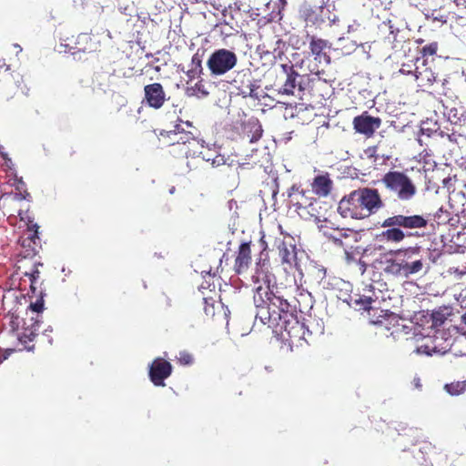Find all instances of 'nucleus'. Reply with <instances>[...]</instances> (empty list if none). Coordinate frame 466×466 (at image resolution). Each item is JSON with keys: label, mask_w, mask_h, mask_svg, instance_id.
<instances>
[{"label": "nucleus", "mask_w": 466, "mask_h": 466, "mask_svg": "<svg viewBox=\"0 0 466 466\" xmlns=\"http://www.w3.org/2000/svg\"><path fill=\"white\" fill-rule=\"evenodd\" d=\"M173 370L171 363L163 358H156L149 365L148 376L151 382L157 387H164L165 380Z\"/></svg>", "instance_id": "9d476101"}, {"label": "nucleus", "mask_w": 466, "mask_h": 466, "mask_svg": "<svg viewBox=\"0 0 466 466\" xmlns=\"http://www.w3.org/2000/svg\"><path fill=\"white\" fill-rule=\"evenodd\" d=\"M221 165H225V159L222 156L218 155L211 160L212 167H219Z\"/></svg>", "instance_id": "a19ab883"}, {"label": "nucleus", "mask_w": 466, "mask_h": 466, "mask_svg": "<svg viewBox=\"0 0 466 466\" xmlns=\"http://www.w3.org/2000/svg\"><path fill=\"white\" fill-rule=\"evenodd\" d=\"M420 253V248H409L404 250H397L396 256L401 263L402 275L405 278L410 275L420 272L423 269V260L421 258H415Z\"/></svg>", "instance_id": "6e6552de"}, {"label": "nucleus", "mask_w": 466, "mask_h": 466, "mask_svg": "<svg viewBox=\"0 0 466 466\" xmlns=\"http://www.w3.org/2000/svg\"><path fill=\"white\" fill-rule=\"evenodd\" d=\"M19 216L20 219L22 221H25L26 225L25 234L36 237V235H38L39 226L37 225V223L35 222L34 218H31V216L27 212H25V214L19 213Z\"/></svg>", "instance_id": "c85d7f7f"}, {"label": "nucleus", "mask_w": 466, "mask_h": 466, "mask_svg": "<svg viewBox=\"0 0 466 466\" xmlns=\"http://www.w3.org/2000/svg\"><path fill=\"white\" fill-rule=\"evenodd\" d=\"M314 274L319 280H322L326 277V268L322 266L314 267Z\"/></svg>", "instance_id": "4c0bfd02"}, {"label": "nucleus", "mask_w": 466, "mask_h": 466, "mask_svg": "<svg viewBox=\"0 0 466 466\" xmlns=\"http://www.w3.org/2000/svg\"><path fill=\"white\" fill-rule=\"evenodd\" d=\"M329 47L327 40L311 36L309 41V49L316 61L319 63L324 61L326 64L330 63L329 56L325 52Z\"/></svg>", "instance_id": "f3484780"}, {"label": "nucleus", "mask_w": 466, "mask_h": 466, "mask_svg": "<svg viewBox=\"0 0 466 466\" xmlns=\"http://www.w3.org/2000/svg\"><path fill=\"white\" fill-rule=\"evenodd\" d=\"M462 321L466 325V312L462 315Z\"/></svg>", "instance_id": "a18cd8bd"}, {"label": "nucleus", "mask_w": 466, "mask_h": 466, "mask_svg": "<svg viewBox=\"0 0 466 466\" xmlns=\"http://www.w3.org/2000/svg\"><path fill=\"white\" fill-rule=\"evenodd\" d=\"M201 72H202L201 60L197 55H195L192 56L191 68L187 70V76L190 80H192V79H195L196 77H198L199 75L201 74Z\"/></svg>", "instance_id": "c756f323"}, {"label": "nucleus", "mask_w": 466, "mask_h": 466, "mask_svg": "<svg viewBox=\"0 0 466 466\" xmlns=\"http://www.w3.org/2000/svg\"><path fill=\"white\" fill-rule=\"evenodd\" d=\"M383 264V270L386 274L395 277H403L400 266L401 263H400L398 257L396 258H386Z\"/></svg>", "instance_id": "a878e982"}, {"label": "nucleus", "mask_w": 466, "mask_h": 466, "mask_svg": "<svg viewBox=\"0 0 466 466\" xmlns=\"http://www.w3.org/2000/svg\"><path fill=\"white\" fill-rule=\"evenodd\" d=\"M252 261L250 242L239 245L234 262V270L240 275L248 270Z\"/></svg>", "instance_id": "4468645a"}, {"label": "nucleus", "mask_w": 466, "mask_h": 466, "mask_svg": "<svg viewBox=\"0 0 466 466\" xmlns=\"http://www.w3.org/2000/svg\"><path fill=\"white\" fill-rule=\"evenodd\" d=\"M237 55L228 49L221 48L214 51L207 61V66L214 76H221L231 70L237 65Z\"/></svg>", "instance_id": "0eeeda50"}, {"label": "nucleus", "mask_w": 466, "mask_h": 466, "mask_svg": "<svg viewBox=\"0 0 466 466\" xmlns=\"http://www.w3.org/2000/svg\"><path fill=\"white\" fill-rule=\"evenodd\" d=\"M279 256L283 264H288L291 266L296 262L297 259V252L296 246L291 243H286L285 241H281L278 245Z\"/></svg>", "instance_id": "412c9836"}, {"label": "nucleus", "mask_w": 466, "mask_h": 466, "mask_svg": "<svg viewBox=\"0 0 466 466\" xmlns=\"http://www.w3.org/2000/svg\"><path fill=\"white\" fill-rule=\"evenodd\" d=\"M295 312V307L290 304L289 309L280 313L279 320L277 319L276 321L268 324V327L279 329L282 339L290 347L301 345V341L306 340L305 326L298 319Z\"/></svg>", "instance_id": "39448f33"}, {"label": "nucleus", "mask_w": 466, "mask_h": 466, "mask_svg": "<svg viewBox=\"0 0 466 466\" xmlns=\"http://www.w3.org/2000/svg\"><path fill=\"white\" fill-rule=\"evenodd\" d=\"M321 12V7H312L310 5H306L301 10V16L307 25H319L324 22L320 15Z\"/></svg>", "instance_id": "4be33fe9"}, {"label": "nucleus", "mask_w": 466, "mask_h": 466, "mask_svg": "<svg viewBox=\"0 0 466 466\" xmlns=\"http://www.w3.org/2000/svg\"><path fill=\"white\" fill-rule=\"evenodd\" d=\"M421 444L422 446L420 448V450L423 453H429L435 449V447L431 442L426 441H421Z\"/></svg>", "instance_id": "58836bf2"}, {"label": "nucleus", "mask_w": 466, "mask_h": 466, "mask_svg": "<svg viewBox=\"0 0 466 466\" xmlns=\"http://www.w3.org/2000/svg\"><path fill=\"white\" fill-rule=\"evenodd\" d=\"M411 67L409 64H402L400 72L403 75H411L414 77V70Z\"/></svg>", "instance_id": "ea45409f"}, {"label": "nucleus", "mask_w": 466, "mask_h": 466, "mask_svg": "<svg viewBox=\"0 0 466 466\" xmlns=\"http://www.w3.org/2000/svg\"><path fill=\"white\" fill-rule=\"evenodd\" d=\"M282 67L287 72V79L279 89V93L283 95H293L294 89L297 86V78L299 76V73L294 70L293 66H288L287 65H283Z\"/></svg>", "instance_id": "5701e85b"}, {"label": "nucleus", "mask_w": 466, "mask_h": 466, "mask_svg": "<svg viewBox=\"0 0 466 466\" xmlns=\"http://www.w3.org/2000/svg\"><path fill=\"white\" fill-rule=\"evenodd\" d=\"M177 360L182 365H190L193 363V357L190 353H188L187 351H181V352H179Z\"/></svg>", "instance_id": "c9c22d12"}, {"label": "nucleus", "mask_w": 466, "mask_h": 466, "mask_svg": "<svg viewBox=\"0 0 466 466\" xmlns=\"http://www.w3.org/2000/svg\"><path fill=\"white\" fill-rule=\"evenodd\" d=\"M457 6H463L466 8V0H453Z\"/></svg>", "instance_id": "37998d69"}, {"label": "nucleus", "mask_w": 466, "mask_h": 466, "mask_svg": "<svg viewBox=\"0 0 466 466\" xmlns=\"http://www.w3.org/2000/svg\"><path fill=\"white\" fill-rule=\"evenodd\" d=\"M260 242L263 249L256 262V270L252 279L255 283H258L262 279L263 283L255 288L253 300L258 309L256 319H259L264 325H268L271 321H276L277 319L279 320L280 313H283L284 309H289L290 303L282 296L274 293L270 289L269 280L265 279L268 278V268H265V266L268 264V254L265 253L267 243L263 238Z\"/></svg>", "instance_id": "f257e3e1"}, {"label": "nucleus", "mask_w": 466, "mask_h": 466, "mask_svg": "<svg viewBox=\"0 0 466 466\" xmlns=\"http://www.w3.org/2000/svg\"><path fill=\"white\" fill-rule=\"evenodd\" d=\"M381 183L400 200H410L417 193L412 180L401 171H389L381 178Z\"/></svg>", "instance_id": "423d86ee"}, {"label": "nucleus", "mask_w": 466, "mask_h": 466, "mask_svg": "<svg viewBox=\"0 0 466 466\" xmlns=\"http://www.w3.org/2000/svg\"><path fill=\"white\" fill-rule=\"evenodd\" d=\"M8 330L0 333V343L7 351L31 350L34 340L38 335L39 319L27 311L23 316L9 315Z\"/></svg>", "instance_id": "f03ea898"}, {"label": "nucleus", "mask_w": 466, "mask_h": 466, "mask_svg": "<svg viewBox=\"0 0 466 466\" xmlns=\"http://www.w3.org/2000/svg\"><path fill=\"white\" fill-rule=\"evenodd\" d=\"M185 125L188 128V131H187L184 134L178 135L179 136L178 137L172 138L174 144L175 143L187 144V143H191V141L197 140V137L198 134V128L195 126H193V124L189 121H186Z\"/></svg>", "instance_id": "b1692460"}, {"label": "nucleus", "mask_w": 466, "mask_h": 466, "mask_svg": "<svg viewBox=\"0 0 466 466\" xmlns=\"http://www.w3.org/2000/svg\"><path fill=\"white\" fill-rule=\"evenodd\" d=\"M382 207L383 202L377 189L361 187L340 199L338 212L344 218L363 219Z\"/></svg>", "instance_id": "7ed1b4c3"}, {"label": "nucleus", "mask_w": 466, "mask_h": 466, "mask_svg": "<svg viewBox=\"0 0 466 466\" xmlns=\"http://www.w3.org/2000/svg\"><path fill=\"white\" fill-rule=\"evenodd\" d=\"M87 36L86 34L66 37L57 47L59 53H70L75 60H85Z\"/></svg>", "instance_id": "1a4fd4ad"}, {"label": "nucleus", "mask_w": 466, "mask_h": 466, "mask_svg": "<svg viewBox=\"0 0 466 466\" xmlns=\"http://www.w3.org/2000/svg\"><path fill=\"white\" fill-rule=\"evenodd\" d=\"M427 225L428 220L423 216L394 214L381 223V227L387 229L381 232L380 237L388 242L400 243L407 237L419 236L411 232L405 233L404 229L424 228Z\"/></svg>", "instance_id": "20e7f679"}, {"label": "nucleus", "mask_w": 466, "mask_h": 466, "mask_svg": "<svg viewBox=\"0 0 466 466\" xmlns=\"http://www.w3.org/2000/svg\"><path fill=\"white\" fill-rule=\"evenodd\" d=\"M12 76V67L7 64L5 59H0V80L7 81L9 76Z\"/></svg>", "instance_id": "473e14b6"}, {"label": "nucleus", "mask_w": 466, "mask_h": 466, "mask_svg": "<svg viewBox=\"0 0 466 466\" xmlns=\"http://www.w3.org/2000/svg\"><path fill=\"white\" fill-rule=\"evenodd\" d=\"M375 291L374 287L370 285H366L363 289V294H357L354 296H350V301L348 303L350 305L354 306L359 310H372L371 303L375 300Z\"/></svg>", "instance_id": "ddd939ff"}, {"label": "nucleus", "mask_w": 466, "mask_h": 466, "mask_svg": "<svg viewBox=\"0 0 466 466\" xmlns=\"http://www.w3.org/2000/svg\"><path fill=\"white\" fill-rule=\"evenodd\" d=\"M299 90H302V86H301V85H300V84L299 85Z\"/></svg>", "instance_id": "09e8293b"}, {"label": "nucleus", "mask_w": 466, "mask_h": 466, "mask_svg": "<svg viewBox=\"0 0 466 466\" xmlns=\"http://www.w3.org/2000/svg\"><path fill=\"white\" fill-rule=\"evenodd\" d=\"M43 264L40 262L34 263L33 268L30 271L24 273L25 277H28L30 281V290L32 293L42 294L44 291L42 285L44 280L41 279V272L38 267H42Z\"/></svg>", "instance_id": "6ab92c4d"}, {"label": "nucleus", "mask_w": 466, "mask_h": 466, "mask_svg": "<svg viewBox=\"0 0 466 466\" xmlns=\"http://www.w3.org/2000/svg\"><path fill=\"white\" fill-rule=\"evenodd\" d=\"M332 185L329 174L316 176L311 183L312 192L320 198L327 197L331 192Z\"/></svg>", "instance_id": "a211bd4d"}, {"label": "nucleus", "mask_w": 466, "mask_h": 466, "mask_svg": "<svg viewBox=\"0 0 466 466\" xmlns=\"http://www.w3.org/2000/svg\"><path fill=\"white\" fill-rule=\"evenodd\" d=\"M262 134L263 128L258 119H249L242 124L240 135L243 139H247L249 143L259 140Z\"/></svg>", "instance_id": "dca6fc26"}, {"label": "nucleus", "mask_w": 466, "mask_h": 466, "mask_svg": "<svg viewBox=\"0 0 466 466\" xmlns=\"http://www.w3.org/2000/svg\"><path fill=\"white\" fill-rule=\"evenodd\" d=\"M437 51H438V43L432 42V43H430L429 45L424 46L421 48L420 53L423 56H430L436 55Z\"/></svg>", "instance_id": "f704fd0d"}, {"label": "nucleus", "mask_w": 466, "mask_h": 466, "mask_svg": "<svg viewBox=\"0 0 466 466\" xmlns=\"http://www.w3.org/2000/svg\"><path fill=\"white\" fill-rule=\"evenodd\" d=\"M298 208H306L307 207V204L306 203H298Z\"/></svg>", "instance_id": "c03bdc74"}, {"label": "nucleus", "mask_w": 466, "mask_h": 466, "mask_svg": "<svg viewBox=\"0 0 466 466\" xmlns=\"http://www.w3.org/2000/svg\"><path fill=\"white\" fill-rule=\"evenodd\" d=\"M282 5H286L287 4V0H279Z\"/></svg>", "instance_id": "de8ad7c7"}, {"label": "nucleus", "mask_w": 466, "mask_h": 466, "mask_svg": "<svg viewBox=\"0 0 466 466\" xmlns=\"http://www.w3.org/2000/svg\"><path fill=\"white\" fill-rule=\"evenodd\" d=\"M209 92L205 87L203 80L200 79L194 86L186 88V95L187 96H196L198 98H205L208 96Z\"/></svg>", "instance_id": "bb28decb"}, {"label": "nucleus", "mask_w": 466, "mask_h": 466, "mask_svg": "<svg viewBox=\"0 0 466 466\" xmlns=\"http://www.w3.org/2000/svg\"><path fill=\"white\" fill-rule=\"evenodd\" d=\"M21 246L20 255L24 258L35 257L41 248V241L38 235L36 237L25 234L19 238Z\"/></svg>", "instance_id": "2eb2a0df"}, {"label": "nucleus", "mask_w": 466, "mask_h": 466, "mask_svg": "<svg viewBox=\"0 0 466 466\" xmlns=\"http://www.w3.org/2000/svg\"><path fill=\"white\" fill-rule=\"evenodd\" d=\"M203 301L204 303L206 304V307H205V311L207 313V315H213L214 314V307L213 305H208V299H203Z\"/></svg>", "instance_id": "79ce46f5"}, {"label": "nucleus", "mask_w": 466, "mask_h": 466, "mask_svg": "<svg viewBox=\"0 0 466 466\" xmlns=\"http://www.w3.org/2000/svg\"><path fill=\"white\" fill-rule=\"evenodd\" d=\"M447 392L452 396H457L466 390V380L452 381L445 385Z\"/></svg>", "instance_id": "7c9ffc66"}, {"label": "nucleus", "mask_w": 466, "mask_h": 466, "mask_svg": "<svg viewBox=\"0 0 466 466\" xmlns=\"http://www.w3.org/2000/svg\"><path fill=\"white\" fill-rule=\"evenodd\" d=\"M32 294L33 296H35L36 299L35 301L30 303L28 309L26 311L30 313L31 316H34V314L36 313V316L38 317V314L41 313L45 308L44 297L46 296V294L44 291H42V294Z\"/></svg>", "instance_id": "cd10ccee"}, {"label": "nucleus", "mask_w": 466, "mask_h": 466, "mask_svg": "<svg viewBox=\"0 0 466 466\" xmlns=\"http://www.w3.org/2000/svg\"><path fill=\"white\" fill-rule=\"evenodd\" d=\"M371 321H372L373 323H375V324H377V323H380V322H381V320H380V319H376V320H373V319H372Z\"/></svg>", "instance_id": "49530a36"}, {"label": "nucleus", "mask_w": 466, "mask_h": 466, "mask_svg": "<svg viewBox=\"0 0 466 466\" xmlns=\"http://www.w3.org/2000/svg\"><path fill=\"white\" fill-rule=\"evenodd\" d=\"M178 122L179 123H177L174 126V129H172V130L167 132L168 137H171V136L177 137V136H178L180 134H184L187 131H188V128L185 125L186 121H182L181 119H178Z\"/></svg>", "instance_id": "72a5a7b5"}, {"label": "nucleus", "mask_w": 466, "mask_h": 466, "mask_svg": "<svg viewBox=\"0 0 466 466\" xmlns=\"http://www.w3.org/2000/svg\"><path fill=\"white\" fill-rule=\"evenodd\" d=\"M416 352L418 354H424L426 356H431L433 353H441V350H439L437 349L435 340L431 339L429 342L419 346L416 349Z\"/></svg>", "instance_id": "2f4dec72"}, {"label": "nucleus", "mask_w": 466, "mask_h": 466, "mask_svg": "<svg viewBox=\"0 0 466 466\" xmlns=\"http://www.w3.org/2000/svg\"><path fill=\"white\" fill-rule=\"evenodd\" d=\"M414 80L419 87L423 88L431 86L436 81V76L429 67H424L420 70V68L416 66L414 69Z\"/></svg>", "instance_id": "aec40b11"}, {"label": "nucleus", "mask_w": 466, "mask_h": 466, "mask_svg": "<svg viewBox=\"0 0 466 466\" xmlns=\"http://www.w3.org/2000/svg\"><path fill=\"white\" fill-rule=\"evenodd\" d=\"M259 88V85L258 84L257 81L253 80V81H250L248 86V91L247 92V94L250 96V97H253V98H258V96L257 94V90Z\"/></svg>", "instance_id": "e433bc0d"}, {"label": "nucleus", "mask_w": 466, "mask_h": 466, "mask_svg": "<svg viewBox=\"0 0 466 466\" xmlns=\"http://www.w3.org/2000/svg\"><path fill=\"white\" fill-rule=\"evenodd\" d=\"M381 119L378 116H372L367 111L361 115L357 116L353 119V127L357 133L365 135L370 137L374 135L375 131L380 128Z\"/></svg>", "instance_id": "9b49d317"}, {"label": "nucleus", "mask_w": 466, "mask_h": 466, "mask_svg": "<svg viewBox=\"0 0 466 466\" xmlns=\"http://www.w3.org/2000/svg\"><path fill=\"white\" fill-rule=\"evenodd\" d=\"M167 100V95L160 83H152L144 86L143 102L154 109L161 108Z\"/></svg>", "instance_id": "f8f14e48"}, {"label": "nucleus", "mask_w": 466, "mask_h": 466, "mask_svg": "<svg viewBox=\"0 0 466 466\" xmlns=\"http://www.w3.org/2000/svg\"><path fill=\"white\" fill-rule=\"evenodd\" d=\"M453 314V309L450 306L439 307L432 312V322L435 326H441L449 317Z\"/></svg>", "instance_id": "393cba45"}]
</instances>
